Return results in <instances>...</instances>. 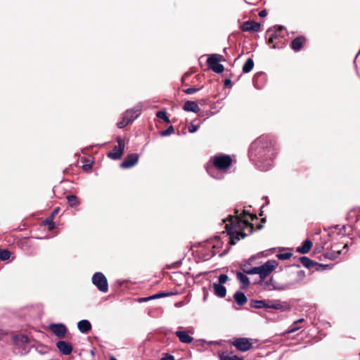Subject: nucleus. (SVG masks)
<instances>
[{
    "label": "nucleus",
    "instance_id": "obj_1",
    "mask_svg": "<svg viewBox=\"0 0 360 360\" xmlns=\"http://www.w3.org/2000/svg\"><path fill=\"white\" fill-rule=\"evenodd\" d=\"M225 227L231 236V245H235L236 240L244 238L247 236L246 233L243 232V230L250 229V231L251 232L253 229L250 223L238 217H231L230 219V223L226 224Z\"/></svg>",
    "mask_w": 360,
    "mask_h": 360
},
{
    "label": "nucleus",
    "instance_id": "obj_2",
    "mask_svg": "<svg viewBox=\"0 0 360 360\" xmlns=\"http://www.w3.org/2000/svg\"><path fill=\"white\" fill-rule=\"evenodd\" d=\"M118 146H115L112 150L109 151L107 156L112 160H120L124 151L125 143L124 140L118 136L116 139Z\"/></svg>",
    "mask_w": 360,
    "mask_h": 360
},
{
    "label": "nucleus",
    "instance_id": "obj_3",
    "mask_svg": "<svg viewBox=\"0 0 360 360\" xmlns=\"http://www.w3.org/2000/svg\"><path fill=\"white\" fill-rule=\"evenodd\" d=\"M223 58V56L220 55H210L207 60L208 67L216 73H221L224 68V66L219 63V62L222 60Z\"/></svg>",
    "mask_w": 360,
    "mask_h": 360
},
{
    "label": "nucleus",
    "instance_id": "obj_4",
    "mask_svg": "<svg viewBox=\"0 0 360 360\" xmlns=\"http://www.w3.org/2000/svg\"><path fill=\"white\" fill-rule=\"evenodd\" d=\"M278 266V263L275 260H269L262 266H257V274L259 275L261 279L266 278Z\"/></svg>",
    "mask_w": 360,
    "mask_h": 360
},
{
    "label": "nucleus",
    "instance_id": "obj_5",
    "mask_svg": "<svg viewBox=\"0 0 360 360\" xmlns=\"http://www.w3.org/2000/svg\"><path fill=\"white\" fill-rule=\"evenodd\" d=\"M92 283L98 288V289L103 292L108 290V285L106 277L101 272H97L92 276Z\"/></svg>",
    "mask_w": 360,
    "mask_h": 360
},
{
    "label": "nucleus",
    "instance_id": "obj_6",
    "mask_svg": "<svg viewBox=\"0 0 360 360\" xmlns=\"http://www.w3.org/2000/svg\"><path fill=\"white\" fill-rule=\"evenodd\" d=\"M252 339L246 338H236L233 341V345H234L237 349L241 352H246L251 349L253 342Z\"/></svg>",
    "mask_w": 360,
    "mask_h": 360
},
{
    "label": "nucleus",
    "instance_id": "obj_7",
    "mask_svg": "<svg viewBox=\"0 0 360 360\" xmlns=\"http://www.w3.org/2000/svg\"><path fill=\"white\" fill-rule=\"evenodd\" d=\"M231 162L229 155L217 156L214 159V165L219 169H226L230 167Z\"/></svg>",
    "mask_w": 360,
    "mask_h": 360
},
{
    "label": "nucleus",
    "instance_id": "obj_8",
    "mask_svg": "<svg viewBox=\"0 0 360 360\" xmlns=\"http://www.w3.org/2000/svg\"><path fill=\"white\" fill-rule=\"evenodd\" d=\"M50 330L58 338H64L68 332L67 327L63 323H52L49 326Z\"/></svg>",
    "mask_w": 360,
    "mask_h": 360
},
{
    "label": "nucleus",
    "instance_id": "obj_9",
    "mask_svg": "<svg viewBox=\"0 0 360 360\" xmlns=\"http://www.w3.org/2000/svg\"><path fill=\"white\" fill-rule=\"evenodd\" d=\"M139 155L137 153L127 155L120 167L124 169H128L134 166L139 161Z\"/></svg>",
    "mask_w": 360,
    "mask_h": 360
},
{
    "label": "nucleus",
    "instance_id": "obj_10",
    "mask_svg": "<svg viewBox=\"0 0 360 360\" xmlns=\"http://www.w3.org/2000/svg\"><path fill=\"white\" fill-rule=\"evenodd\" d=\"M56 347L60 352L64 355H69L72 352V346L70 342L60 340L56 343Z\"/></svg>",
    "mask_w": 360,
    "mask_h": 360
},
{
    "label": "nucleus",
    "instance_id": "obj_11",
    "mask_svg": "<svg viewBox=\"0 0 360 360\" xmlns=\"http://www.w3.org/2000/svg\"><path fill=\"white\" fill-rule=\"evenodd\" d=\"M260 24L254 21H247L245 22L241 25V30L243 32H258L260 30Z\"/></svg>",
    "mask_w": 360,
    "mask_h": 360
},
{
    "label": "nucleus",
    "instance_id": "obj_12",
    "mask_svg": "<svg viewBox=\"0 0 360 360\" xmlns=\"http://www.w3.org/2000/svg\"><path fill=\"white\" fill-rule=\"evenodd\" d=\"M141 113V109L139 108H136L130 110H127L124 116L125 117V120L132 122Z\"/></svg>",
    "mask_w": 360,
    "mask_h": 360
},
{
    "label": "nucleus",
    "instance_id": "obj_13",
    "mask_svg": "<svg viewBox=\"0 0 360 360\" xmlns=\"http://www.w3.org/2000/svg\"><path fill=\"white\" fill-rule=\"evenodd\" d=\"M176 294H178L177 291H175V292H172V291L162 292H159V293L155 294V295H153L152 296H150V297H148L141 298V301H145L146 302V301H148V300L162 298V297H165L172 295H176Z\"/></svg>",
    "mask_w": 360,
    "mask_h": 360
},
{
    "label": "nucleus",
    "instance_id": "obj_14",
    "mask_svg": "<svg viewBox=\"0 0 360 360\" xmlns=\"http://www.w3.org/2000/svg\"><path fill=\"white\" fill-rule=\"evenodd\" d=\"M77 328L81 333H86L91 329V324L87 320H82L78 322Z\"/></svg>",
    "mask_w": 360,
    "mask_h": 360
},
{
    "label": "nucleus",
    "instance_id": "obj_15",
    "mask_svg": "<svg viewBox=\"0 0 360 360\" xmlns=\"http://www.w3.org/2000/svg\"><path fill=\"white\" fill-rule=\"evenodd\" d=\"M304 42L305 38L304 37H296L291 43V48L296 51H300Z\"/></svg>",
    "mask_w": 360,
    "mask_h": 360
},
{
    "label": "nucleus",
    "instance_id": "obj_16",
    "mask_svg": "<svg viewBox=\"0 0 360 360\" xmlns=\"http://www.w3.org/2000/svg\"><path fill=\"white\" fill-rule=\"evenodd\" d=\"M213 289L214 294L220 297H224L226 294V288L221 285L217 283H213Z\"/></svg>",
    "mask_w": 360,
    "mask_h": 360
},
{
    "label": "nucleus",
    "instance_id": "obj_17",
    "mask_svg": "<svg viewBox=\"0 0 360 360\" xmlns=\"http://www.w3.org/2000/svg\"><path fill=\"white\" fill-rule=\"evenodd\" d=\"M184 109L186 111L198 112L200 110V108L198 104L194 101H186L184 105Z\"/></svg>",
    "mask_w": 360,
    "mask_h": 360
},
{
    "label": "nucleus",
    "instance_id": "obj_18",
    "mask_svg": "<svg viewBox=\"0 0 360 360\" xmlns=\"http://www.w3.org/2000/svg\"><path fill=\"white\" fill-rule=\"evenodd\" d=\"M234 299L236 302L240 306H242L247 302V297L245 295L240 291H238L235 293Z\"/></svg>",
    "mask_w": 360,
    "mask_h": 360
},
{
    "label": "nucleus",
    "instance_id": "obj_19",
    "mask_svg": "<svg viewBox=\"0 0 360 360\" xmlns=\"http://www.w3.org/2000/svg\"><path fill=\"white\" fill-rule=\"evenodd\" d=\"M311 247H312V242L309 240H306L302 243V245L297 248V252H299L302 254H306V253L309 252V251L310 250Z\"/></svg>",
    "mask_w": 360,
    "mask_h": 360
},
{
    "label": "nucleus",
    "instance_id": "obj_20",
    "mask_svg": "<svg viewBox=\"0 0 360 360\" xmlns=\"http://www.w3.org/2000/svg\"><path fill=\"white\" fill-rule=\"evenodd\" d=\"M66 199L69 205L72 207H77L80 204V200L75 195H67Z\"/></svg>",
    "mask_w": 360,
    "mask_h": 360
},
{
    "label": "nucleus",
    "instance_id": "obj_21",
    "mask_svg": "<svg viewBox=\"0 0 360 360\" xmlns=\"http://www.w3.org/2000/svg\"><path fill=\"white\" fill-rule=\"evenodd\" d=\"M236 276L238 281L243 284V288L249 285L250 280L247 276L241 272H238Z\"/></svg>",
    "mask_w": 360,
    "mask_h": 360
},
{
    "label": "nucleus",
    "instance_id": "obj_22",
    "mask_svg": "<svg viewBox=\"0 0 360 360\" xmlns=\"http://www.w3.org/2000/svg\"><path fill=\"white\" fill-rule=\"evenodd\" d=\"M221 360H243L242 358H239L238 356L233 354L232 353L224 352L220 355Z\"/></svg>",
    "mask_w": 360,
    "mask_h": 360
},
{
    "label": "nucleus",
    "instance_id": "obj_23",
    "mask_svg": "<svg viewBox=\"0 0 360 360\" xmlns=\"http://www.w3.org/2000/svg\"><path fill=\"white\" fill-rule=\"evenodd\" d=\"M333 250H332L330 252H328L326 254V257H328L330 259H336L339 255L341 253V250L338 249L336 246L333 247Z\"/></svg>",
    "mask_w": 360,
    "mask_h": 360
},
{
    "label": "nucleus",
    "instance_id": "obj_24",
    "mask_svg": "<svg viewBox=\"0 0 360 360\" xmlns=\"http://www.w3.org/2000/svg\"><path fill=\"white\" fill-rule=\"evenodd\" d=\"M54 218L53 216H49L44 221L43 224L45 226H48V230L52 231L55 229V223L53 221Z\"/></svg>",
    "mask_w": 360,
    "mask_h": 360
},
{
    "label": "nucleus",
    "instance_id": "obj_25",
    "mask_svg": "<svg viewBox=\"0 0 360 360\" xmlns=\"http://www.w3.org/2000/svg\"><path fill=\"white\" fill-rule=\"evenodd\" d=\"M254 66V61L252 58H248L243 67V71L248 73L252 70Z\"/></svg>",
    "mask_w": 360,
    "mask_h": 360
},
{
    "label": "nucleus",
    "instance_id": "obj_26",
    "mask_svg": "<svg viewBox=\"0 0 360 360\" xmlns=\"http://www.w3.org/2000/svg\"><path fill=\"white\" fill-rule=\"evenodd\" d=\"M302 264L307 268H310L314 266L315 263L307 257H302L300 258Z\"/></svg>",
    "mask_w": 360,
    "mask_h": 360
},
{
    "label": "nucleus",
    "instance_id": "obj_27",
    "mask_svg": "<svg viewBox=\"0 0 360 360\" xmlns=\"http://www.w3.org/2000/svg\"><path fill=\"white\" fill-rule=\"evenodd\" d=\"M11 253L8 250H2L0 248V259L2 261H6L9 259L11 257Z\"/></svg>",
    "mask_w": 360,
    "mask_h": 360
},
{
    "label": "nucleus",
    "instance_id": "obj_28",
    "mask_svg": "<svg viewBox=\"0 0 360 360\" xmlns=\"http://www.w3.org/2000/svg\"><path fill=\"white\" fill-rule=\"evenodd\" d=\"M156 116L158 118L163 120L167 123H169L170 122L169 117L167 115V112L165 110H160L157 112Z\"/></svg>",
    "mask_w": 360,
    "mask_h": 360
},
{
    "label": "nucleus",
    "instance_id": "obj_29",
    "mask_svg": "<svg viewBox=\"0 0 360 360\" xmlns=\"http://www.w3.org/2000/svg\"><path fill=\"white\" fill-rule=\"evenodd\" d=\"M193 340V338L188 335L186 332L181 331V342L191 343Z\"/></svg>",
    "mask_w": 360,
    "mask_h": 360
},
{
    "label": "nucleus",
    "instance_id": "obj_30",
    "mask_svg": "<svg viewBox=\"0 0 360 360\" xmlns=\"http://www.w3.org/2000/svg\"><path fill=\"white\" fill-rule=\"evenodd\" d=\"M14 340L16 342H20L22 343H27L29 342V338L27 336L24 335H17L15 337Z\"/></svg>",
    "mask_w": 360,
    "mask_h": 360
},
{
    "label": "nucleus",
    "instance_id": "obj_31",
    "mask_svg": "<svg viewBox=\"0 0 360 360\" xmlns=\"http://www.w3.org/2000/svg\"><path fill=\"white\" fill-rule=\"evenodd\" d=\"M257 305L255 307L257 308H270V302H266V300H261L257 302Z\"/></svg>",
    "mask_w": 360,
    "mask_h": 360
},
{
    "label": "nucleus",
    "instance_id": "obj_32",
    "mask_svg": "<svg viewBox=\"0 0 360 360\" xmlns=\"http://www.w3.org/2000/svg\"><path fill=\"white\" fill-rule=\"evenodd\" d=\"M174 129L173 126H169L167 129L162 131L160 134H161V136H169V135L172 134V133H174Z\"/></svg>",
    "mask_w": 360,
    "mask_h": 360
},
{
    "label": "nucleus",
    "instance_id": "obj_33",
    "mask_svg": "<svg viewBox=\"0 0 360 360\" xmlns=\"http://www.w3.org/2000/svg\"><path fill=\"white\" fill-rule=\"evenodd\" d=\"M130 122L125 120V117L123 115L122 119L121 121H120L117 125V127L120 129H122L124 127H126L127 124H129Z\"/></svg>",
    "mask_w": 360,
    "mask_h": 360
},
{
    "label": "nucleus",
    "instance_id": "obj_34",
    "mask_svg": "<svg viewBox=\"0 0 360 360\" xmlns=\"http://www.w3.org/2000/svg\"><path fill=\"white\" fill-rule=\"evenodd\" d=\"M278 258L280 259H288L292 257V253L290 252H285V253H281L277 255Z\"/></svg>",
    "mask_w": 360,
    "mask_h": 360
},
{
    "label": "nucleus",
    "instance_id": "obj_35",
    "mask_svg": "<svg viewBox=\"0 0 360 360\" xmlns=\"http://www.w3.org/2000/svg\"><path fill=\"white\" fill-rule=\"evenodd\" d=\"M269 307H270V308L276 309H281V310L284 309V307L281 304L278 303V302L273 303V302H270Z\"/></svg>",
    "mask_w": 360,
    "mask_h": 360
},
{
    "label": "nucleus",
    "instance_id": "obj_36",
    "mask_svg": "<svg viewBox=\"0 0 360 360\" xmlns=\"http://www.w3.org/2000/svg\"><path fill=\"white\" fill-rule=\"evenodd\" d=\"M258 270V268L257 266H255V267H253V268H251L250 269H243V271L248 274H257V271Z\"/></svg>",
    "mask_w": 360,
    "mask_h": 360
},
{
    "label": "nucleus",
    "instance_id": "obj_37",
    "mask_svg": "<svg viewBox=\"0 0 360 360\" xmlns=\"http://www.w3.org/2000/svg\"><path fill=\"white\" fill-rule=\"evenodd\" d=\"M228 281V276L226 274H221L219 277V283L217 284L224 285Z\"/></svg>",
    "mask_w": 360,
    "mask_h": 360
},
{
    "label": "nucleus",
    "instance_id": "obj_38",
    "mask_svg": "<svg viewBox=\"0 0 360 360\" xmlns=\"http://www.w3.org/2000/svg\"><path fill=\"white\" fill-rule=\"evenodd\" d=\"M200 89V88L192 87V88H188V89H185L184 92L188 94H192L197 92Z\"/></svg>",
    "mask_w": 360,
    "mask_h": 360
},
{
    "label": "nucleus",
    "instance_id": "obj_39",
    "mask_svg": "<svg viewBox=\"0 0 360 360\" xmlns=\"http://www.w3.org/2000/svg\"><path fill=\"white\" fill-rule=\"evenodd\" d=\"M276 38H277V34H276V32H274V33H273V32H272V33H271V36L269 37V39H268V43H269V44H272V43H274V41L275 39H276Z\"/></svg>",
    "mask_w": 360,
    "mask_h": 360
},
{
    "label": "nucleus",
    "instance_id": "obj_40",
    "mask_svg": "<svg viewBox=\"0 0 360 360\" xmlns=\"http://www.w3.org/2000/svg\"><path fill=\"white\" fill-rule=\"evenodd\" d=\"M299 329H300V327L297 326L296 325H292L286 333L288 334L296 332Z\"/></svg>",
    "mask_w": 360,
    "mask_h": 360
},
{
    "label": "nucleus",
    "instance_id": "obj_41",
    "mask_svg": "<svg viewBox=\"0 0 360 360\" xmlns=\"http://www.w3.org/2000/svg\"><path fill=\"white\" fill-rule=\"evenodd\" d=\"M161 360H174V358L170 354H167L165 356L162 357Z\"/></svg>",
    "mask_w": 360,
    "mask_h": 360
},
{
    "label": "nucleus",
    "instance_id": "obj_42",
    "mask_svg": "<svg viewBox=\"0 0 360 360\" xmlns=\"http://www.w3.org/2000/svg\"><path fill=\"white\" fill-rule=\"evenodd\" d=\"M59 210H60L59 207L54 208V210L52 211L50 216H53V217L54 218L55 215L59 212Z\"/></svg>",
    "mask_w": 360,
    "mask_h": 360
},
{
    "label": "nucleus",
    "instance_id": "obj_43",
    "mask_svg": "<svg viewBox=\"0 0 360 360\" xmlns=\"http://www.w3.org/2000/svg\"><path fill=\"white\" fill-rule=\"evenodd\" d=\"M196 130H197V127H196V126H195V125H191V126H189V127H188V131H189V132H191V133H193V132H195Z\"/></svg>",
    "mask_w": 360,
    "mask_h": 360
},
{
    "label": "nucleus",
    "instance_id": "obj_44",
    "mask_svg": "<svg viewBox=\"0 0 360 360\" xmlns=\"http://www.w3.org/2000/svg\"><path fill=\"white\" fill-rule=\"evenodd\" d=\"M224 86L226 87H229L231 86V81L230 79H226L224 80Z\"/></svg>",
    "mask_w": 360,
    "mask_h": 360
},
{
    "label": "nucleus",
    "instance_id": "obj_45",
    "mask_svg": "<svg viewBox=\"0 0 360 360\" xmlns=\"http://www.w3.org/2000/svg\"><path fill=\"white\" fill-rule=\"evenodd\" d=\"M91 168V164H85L83 165V169L84 171H89Z\"/></svg>",
    "mask_w": 360,
    "mask_h": 360
},
{
    "label": "nucleus",
    "instance_id": "obj_46",
    "mask_svg": "<svg viewBox=\"0 0 360 360\" xmlns=\"http://www.w3.org/2000/svg\"><path fill=\"white\" fill-rule=\"evenodd\" d=\"M267 15V12L266 10H262L259 13V15L261 18L265 17Z\"/></svg>",
    "mask_w": 360,
    "mask_h": 360
},
{
    "label": "nucleus",
    "instance_id": "obj_47",
    "mask_svg": "<svg viewBox=\"0 0 360 360\" xmlns=\"http://www.w3.org/2000/svg\"><path fill=\"white\" fill-rule=\"evenodd\" d=\"M297 276L302 278L304 276V273L302 271H299L297 272Z\"/></svg>",
    "mask_w": 360,
    "mask_h": 360
},
{
    "label": "nucleus",
    "instance_id": "obj_48",
    "mask_svg": "<svg viewBox=\"0 0 360 360\" xmlns=\"http://www.w3.org/2000/svg\"><path fill=\"white\" fill-rule=\"evenodd\" d=\"M247 4H255L257 0H244Z\"/></svg>",
    "mask_w": 360,
    "mask_h": 360
},
{
    "label": "nucleus",
    "instance_id": "obj_49",
    "mask_svg": "<svg viewBox=\"0 0 360 360\" xmlns=\"http://www.w3.org/2000/svg\"><path fill=\"white\" fill-rule=\"evenodd\" d=\"M303 321H304V319H298V320H297V321H294L293 325H297V323H302V322H303Z\"/></svg>",
    "mask_w": 360,
    "mask_h": 360
},
{
    "label": "nucleus",
    "instance_id": "obj_50",
    "mask_svg": "<svg viewBox=\"0 0 360 360\" xmlns=\"http://www.w3.org/2000/svg\"><path fill=\"white\" fill-rule=\"evenodd\" d=\"M176 337H178L180 339V329L177 330L175 333Z\"/></svg>",
    "mask_w": 360,
    "mask_h": 360
},
{
    "label": "nucleus",
    "instance_id": "obj_51",
    "mask_svg": "<svg viewBox=\"0 0 360 360\" xmlns=\"http://www.w3.org/2000/svg\"><path fill=\"white\" fill-rule=\"evenodd\" d=\"M110 360H117V359L114 356H111Z\"/></svg>",
    "mask_w": 360,
    "mask_h": 360
},
{
    "label": "nucleus",
    "instance_id": "obj_52",
    "mask_svg": "<svg viewBox=\"0 0 360 360\" xmlns=\"http://www.w3.org/2000/svg\"><path fill=\"white\" fill-rule=\"evenodd\" d=\"M170 279H174L172 276H169Z\"/></svg>",
    "mask_w": 360,
    "mask_h": 360
},
{
    "label": "nucleus",
    "instance_id": "obj_53",
    "mask_svg": "<svg viewBox=\"0 0 360 360\" xmlns=\"http://www.w3.org/2000/svg\"><path fill=\"white\" fill-rule=\"evenodd\" d=\"M347 245H345L343 248H347Z\"/></svg>",
    "mask_w": 360,
    "mask_h": 360
},
{
    "label": "nucleus",
    "instance_id": "obj_54",
    "mask_svg": "<svg viewBox=\"0 0 360 360\" xmlns=\"http://www.w3.org/2000/svg\"><path fill=\"white\" fill-rule=\"evenodd\" d=\"M179 262H176V263H175V265H178V264H179Z\"/></svg>",
    "mask_w": 360,
    "mask_h": 360
}]
</instances>
